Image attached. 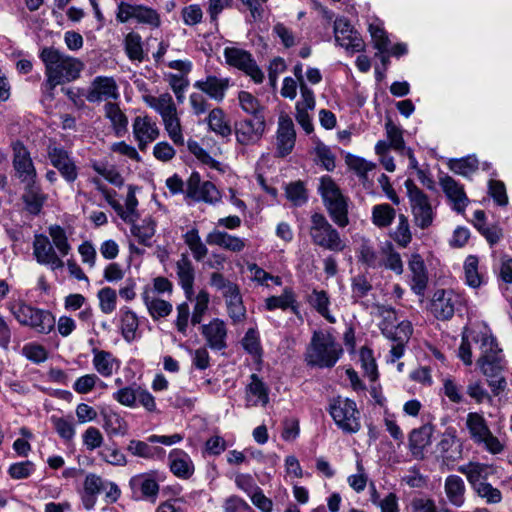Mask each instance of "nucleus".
Returning <instances> with one entry per match:
<instances>
[{"label":"nucleus","mask_w":512,"mask_h":512,"mask_svg":"<svg viewBox=\"0 0 512 512\" xmlns=\"http://www.w3.org/2000/svg\"><path fill=\"white\" fill-rule=\"evenodd\" d=\"M40 59L45 65V90L53 96L56 86L74 81L80 75L82 63L53 47H45L40 52Z\"/></svg>","instance_id":"obj_1"},{"label":"nucleus","mask_w":512,"mask_h":512,"mask_svg":"<svg viewBox=\"0 0 512 512\" xmlns=\"http://www.w3.org/2000/svg\"><path fill=\"white\" fill-rule=\"evenodd\" d=\"M343 353L341 345L328 331H315L305 353V361L319 368L333 367Z\"/></svg>","instance_id":"obj_2"},{"label":"nucleus","mask_w":512,"mask_h":512,"mask_svg":"<svg viewBox=\"0 0 512 512\" xmlns=\"http://www.w3.org/2000/svg\"><path fill=\"white\" fill-rule=\"evenodd\" d=\"M210 285L221 293L225 301L227 315L232 324L243 323L247 317V310L239 285L218 272L211 274Z\"/></svg>","instance_id":"obj_3"},{"label":"nucleus","mask_w":512,"mask_h":512,"mask_svg":"<svg viewBox=\"0 0 512 512\" xmlns=\"http://www.w3.org/2000/svg\"><path fill=\"white\" fill-rule=\"evenodd\" d=\"M318 192L333 222L339 227H346L349 224L348 198L343 195L335 181L330 176H322Z\"/></svg>","instance_id":"obj_4"},{"label":"nucleus","mask_w":512,"mask_h":512,"mask_svg":"<svg viewBox=\"0 0 512 512\" xmlns=\"http://www.w3.org/2000/svg\"><path fill=\"white\" fill-rule=\"evenodd\" d=\"M8 309L20 325L30 327L40 334H48L55 327L54 315L44 309L33 307L23 301H12Z\"/></svg>","instance_id":"obj_5"},{"label":"nucleus","mask_w":512,"mask_h":512,"mask_svg":"<svg viewBox=\"0 0 512 512\" xmlns=\"http://www.w3.org/2000/svg\"><path fill=\"white\" fill-rule=\"evenodd\" d=\"M396 317L394 311H387V315L380 322L379 328L382 334L393 341L389 351L388 362L394 363L404 355L405 344L410 339L413 328L409 321H401L395 324Z\"/></svg>","instance_id":"obj_6"},{"label":"nucleus","mask_w":512,"mask_h":512,"mask_svg":"<svg viewBox=\"0 0 512 512\" xmlns=\"http://www.w3.org/2000/svg\"><path fill=\"white\" fill-rule=\"evenodd\" d=\"M328 412L343 433L355 434L360 431L361 414L354 400L335 397L330 401Z\"/></svg>","instance_id":"obj_7"},{"label":"nucleus","mask_w":512,"mask_h":512,"mask_svg":"<svg viewBox=\"0 0 512 512\" xmlns=\"http://www.w3.org/2000/svg\"><path fill=\"white\" fill-rule=\"evenodd\" d=\"M477 364L487 378V382L495 394L503 391L506 387V362L502 350L498 347L496 340L493 342V349L488 353L479 356Z\"/></svg>","instance_id":"obj_8"},{"label":"nucleus","mask_w":512,"mask_h":512,"mask_svg":"<svg viewBox=\"0 0 512 512\" xmlns=\"http://www.w3.org/2000/svg\"><path fill=\"white\" fill-rule=\"evenodd\" d=\"M470 439L477 445L491 454H500L505 445L490 430L484 416L477 412H470L466 416L465 422Z\"/></svg>","instance_id":"obj_9"},{"label":"nucleus","mask_w":512,"mask_h":512,"mask_svg":"<svg viewBox=\"0 0 512 512\" xmlns=\"http://www.w3.org/2000/svg\"><path fill=\"white\" fill-rule=\"evenodd\" d=\"M310 236L316 245L334 253L342 252L346 246L338 231L321 213L311 215Z\"/></svg>","instance_id":"obj_10"},{"label":"nucleus","mask_w":512,"mask_h":512,"mask_svg":"<svg viewBox=\"0 0 512 512\" xmlns=\"http://www.w3.org/2000/svg\"><path fill=\"white\" fill-rule=\"evenodd\" d=\"M405 187L415 225L421 229L429 228L433 223L435 212L428 195L417 187L411 179L405 181Z\"/></svg>","instance_id":"obj_11"},{"label":"nucleus","mask_w":512,"mask_h":512,"mask_svg":"<svg viewBox=\"0 0 512 512\" xmlns=\"http://www.w3.org/2000/svg\"><path fill=\"white\" fill-rule=\"evenodd\" d=\"M134 19L138 24L147 25L152 29L161 26L160 14L152 7L121 1L117 4L116 20L127 23Z\"/></svg>","instance_id":"obj_12"},{"label":"nucleus","mask_w":512,"mask_h":512,"mask_svg":"<svg viewBox=\"0 0 512 512\" xmlns=\"http://www.w3.org/2000/svg\"><path fill=\"white\" fill-rule=\"evenodd\" d=\"M112 398L128 408H136L139 405L149 413L157 412L155 397L138 384L120 387L112 394Z\"/></svg>","instance_id":"obj_13"},{"label":"nucleus","mask_w":512,"mask_h":512,"mask_svg":"<svg viewBox=\"0 0 512 512\" xmlns=\"http://www.w3.org/2000/svg\"><path fill=\"white\" fill-rule=\"evenodd\" d=\"M494 340L495 338L488 333V331L466 329L462 334L458 356L465 365L470 366L473 363V347H477L480 351V355H483L493 349Z\"/></svg>","instance_id":"obj_14"},{"label":"nucleus","mask_w":512,"mask_h":512,"mask_svg":"<svg viewBox=\"0 0 512 512\" xmlns=\"http://www.w3.org/2000/svg\"><path fill=\"white\" fill-rule=\"evenodd\" d=\"M47 157L51 165L57 169L68 184H72L77 180L79 167L70 151L61 145L50 143L47 147Z\"/></svg>","instance_id":"obj_15"},{"label":"nucleus","mask_w":512,"mask_h":512,"mask_svg":"<svg viewBox=\"0 0 512 512\" xmlns=\"http://www.w3.org/2000/svg\"><path fill=\"white\" fill-rule=\"evenodd\" d=\"M224 57L229 66L237 68L249 76L256 84L264 80V73L257 65L252 54L244 49L237 47H226Z\"/></svg>","instance_id":"obj_16"},{"label":"nucleus","mask_w":512,"mask_h":512,"mask_svg":"<svg viewBox=\"0 0 512 512\" xmlns=\"http://www.w3.org/2000/svg\"><path fill=\"white\" fill-rule=\"evenodd\" d=\"M186 197L196 202L216 204L221 200V194L210 181H202L198 172L194 171L186 182Z\"/></svg>","instance_id":"obj_17"},{"label":"nucleus","mask_w":512,"mask_h":512,"mask_svg":"<svg viewBox=\"0 0 512 512\" xmlns=\"http://www.w3.org/2000/svg\"><path fill=\"white\" fill-rule=\"evenodd\" d=\"M265 130V116L240 119L234 124L236 140L245 146L257 144L264 136Z\"/></svg>","instance_id":"obj_18"},{"label":"nucleus","mask_w":512,"mask_h":512,"mask_svg":"<svg viewBox=\"0 0 512 512\" xmlns=\"http://www.w3.org/2000/svg\"><path fill=\"white\" fill-rule=\"evenodd\" d=\"M13 167L21 183L37 180L36 168L30 157L28 149L20 141L12 144Z\"/></svg>","instance_id":"obj_19"},{"label":"nucleus","mask_w":512,"mask_h":512,"mask_svg":"<svg viewBox=\"0 0 512 512\" xmlns=\"http://www.w3.org/2000/svg\"><path fill=\"white\" fill-rule=\"evenodd\" d=\"M275 137L276 156L286 157L292 152L296 142L294 123L288 115L281 114L279 116Z\"/></svg>","instance_id":"obj_20"},{"label":"nucleus","mask_w":512,"mask_h":512,"mask_svg":"<svg viewBox=\"0 0 512 512\" xmlns=\"http://www.w3.org/2000/svg\"><path fill=\"white\" fill-rule=\"evenodd\" d=\"M335 41L348 52L355 53L363 50L364 43L360 34L353 29L345 18H337L334 22Z\"/></svg>","instance_id":"obj_21"},{"label":"nucleus","mask_w":512,"mask_h":512,"mask_svg":"<svg viewBox=\"0 0 512 512\" xmlns=\"http://www.w3.org/2000/svg\"><path fill=\"white\" fill-rule=\"evenodd\" d=\"M460 303V297L452 290L438 289L434 292L430 309L439 320L450 319Z\"/></svg>","instance_id":"obj_22"},{"label":"nucleus","mask_w":512,"mask_h":512,"mask_svg":"<svg viewBox=\"0 0 512 512\" xmlns=\"http://www.w3.org/2000/svg\"><path fill=\"white\" fill-rule=\"evenodd\" d=\"M200 331L206 345L211 350L221 351L227 348L228 329L223 319H211L200 327Z\"/></svg>","instance_id":"obj_23"},{"label":"nucleus","mask_w":512,"mask_h":512,"mask_svg":"<svg viewBox=\"0 0 512 512\" xmlns=\"http://www.w3.org/2000/svg\"><path fill=\"white\" fill-rule=\"evenodd\" d=\"M439 185L452 204V209L457 213H464L470 202L464 191V186L447 174L439 177Z\"/></svg>","instance_id":"obj_24"},{"label":"nucleus","mask_w":512,"mask_h":512,"mask_svg":"<svg viewBox=\"0 0 512 512\" xmlns=\"http://www.w3.org/2000/svg\"><path fill=\"white\" fill-rule=\"evenodd\" d=\"M129 487L133 498L150 499L155 501L159 493V485L151 473H141L134 475L129 480Z\"/></svg>","instance_id":"obj_25"},{"label":"nucleus","mask_w":512,"mask_h":512,"mask_svg":"<svg viewBox=\"0 0 512 512\" xmlns=\"http://www.w3.org/2000/svg\"><path fill=\"white\" fill-rule=\"evenodd\" d=\"M118 96V87L112 77L97 76L91 83L86 99L90 103H95L117 99Z\"/></svg>","instance_id":"obj_26"},{"label":"nucleus","mask_w":512,"mask_h":512,"mask_svg":"<svg viewBox=\"0 0 512 512\" xmlns=\"http://www.w3.org/2000/svg\"><path fill=\"white\" fill-rule=\"evenodd\" d=\"M23 184L24 191L21 200L24 204V210L32 216H37L41 213L48 196L42 191L37 180Z\"/></svg>","instance_id":"obj_27"},{"label":"nucleus","mask_w":512,"mask_h":512,"mask_svg":"<svg viewBox=\"0 0 512 512\" xmlns=\"http://www.w3.org/2000/svg\"><path fill=\"white\" fill-rule=\"evenodd\" d=\"M133 135L141 151L159 136V129L154 121L148 116H137L132 124Z\"/></svg>","instance_id":"obj_28"},{"label":"nucleus","mask_w":512,"mask_h":512,"mask_svg":"<svg viewBox=\"0 0 512 512\" xmlns=\"http://www.w3.org/2000/svg\"><path fill=\"white\" fill-rule=\"evenodd\" d=\"M168 465L170 471L179 479H189L195 471L191 457L181 449H173L169 452Z\"/></svg>","instance_id":"obj_29"},{"label":"nucleus","mask_w":512,"mask_h":512,"mask_svg":"<svg viewBox=\"0 0 512 512\" xmlns=\"http://www.w3.org/2000/svg\"><path fill=\"white\" fill-rule=\"evenodd\" d=\"M433 432L434 427L431 424H424L410 432L408 446L415 459L421 460L424 458V450L431 444Z\"/></svg>","instance_id":"obj_30"},{"label":"nucleus","mask_w":512,"mask_h":512,"mask_svg":"<svg viewBox=\"0 0 512 512\" xmlns=\"http://www.w3.org/2000/svg\"><path fill=\"white\" fill-rule=\"evenodd\" d=\"M229 85L230 80L228 78H219L214 75H209L205 79L194 83L195 88L217 102H221L225 98Z\"/></svg>","instance_id":"obj_31"},{"label":"nucleus","mask_w":512,"mask_h":512,"mask_svg":"<svg viewBox=\"0 0 512 512\" xmlns=\"http://www.w3.org/2000/svg\"><path fill=\"white\" fill-rule=\"evenodd\" d=\"M92 355L93 368L102 377H111L121 366V361L109 351L93 348Z\"/></svg>","instance_id":"obj_32"},{"label":"nucleus","mask_w":512,"mask_h":512,"mask_svg":"<svg viewBox=\"0 0 512 512\" xmlns=\"http://www.w3.org/2000/svg\"><path fill=\"white\" fill-rule=\"evenodd\" d=\"M246 407L265 406L269 402V390L257 374L250 376L245 388Z\"/></svg>","instance_id":"obj_33"},{"label":"nucleus","mask_w":512,"mask_h":512,"mask_svg":"<svg viewBox=\"0 0 512 512\" xmlns=\"http://www.w3.org/2000/svg\"><path fill=\"white\" fill-rule=\"evenodd\" d=\"M105 488V482L100 476L94 473L86 475L81 493V500L86 510H92L95 507L98 495Z\"/></svg>","instance_id":"obj_34"},{"label":"nucleus","mask_w":512,"mask_h":512,"mask_svg":"<svg viewBox=\"0 0 512 512\" xmlns=\"http://www.w3.org/2000/svg\"><path fill=\"white\" fill-rule=\"evenodd\" d=\"M458 471L467 477V480L476 487L481 482H486L493 469L490 465L478 462H469L458 467Z\"/></svg>","instance_id":"obj_35"},{"label":"nucleus","mask_w":512,"mask_h":512,"mask_svg":"<svg viewBox=\"0 0 512 512\" xmlns=\"http://www.w3.org/2000/svg\"><path fill=\"white\" fill-rule=\"evenodd\" d=\"M142 299L150 316L154 320L167 317L173 310V306L169 301L161 299L160 297H154L152 291L142 292Z\"/></svg>","instance_id":"obj_36"},{"label":"nucleus","mask_w":512,"mask_h":512,"mask_svg":"<svg viewBox=\"0 0 512 512\" xmlns=\"http://www.w3.org/2000/svg\"><path fill=\"white\" fill-rule=\"evenodd\" d=\"M103 415V429L109 437L125 436L129 425L125 418L118 412L108 411Z\"/></svg>","instance_id":"obj_37"},{"label":"nucleus","mask_w":512,"mask_h":512,"mask_svg":"<svg viewBox=\"0 0 512 512\" xmlns=\"http://www.w3.org/2000/svg\"><path fill=\"white\" fill-rule=\"evenodd\" d=\"M176 274L186 297L190 299L193 293L195 270L189 258H180L176 262Z\"/></svg>","instance_id":"obj_38"},{"label":"nucleus","mask_w":512,"mask_h":512,"mask_svg":"<svg viewBox=\"0 0 512 512\" xmlns=\"http://www.w3.org/2000/svg\"><path fill=\"white\" fill-rule=\"evenodd\" d=\"M144 102L163 118L174 115L177 112L176 105L169 93H163L159 96L146 95Z\"/></svg>","instance_id":"obj_39"},{"label":"nucleus","mask_w":512,"mask_h":512,"mask_svg":"<svg viewBox=\"0 0 512 512\" xmlns=\"http://www.w3.org/2000/svg\"><path fill=\"white\" fill-rule=\"evenodd\" d=\"M412 274V289L417 295H423L428 283V273L422 258H412L410 261Z\"/></svg>","instance_id":"obj_40"},{"label":"nucleus","mask_w":512,"mask_h":512,"mask_svg":"<svg viewBox=\"0 0 512 512\" xmlns=\"http://www.w3.org/2000/svg\"><path fill=\"white\" fill-rule=\"evenodd\" d=\"M207 242L210 245H218L232 252H240L245 246L243 239L222 231L211 232L207 236Z\"/></svg>","instance_id":"obj_41"},{"label":"nucleus","mask_w":512,"mask_h":512,"mask_svg":"<svg viewBox=\"0 0 512 512\" xmlns=\"http://www.w3.org/2000/svg\"><path fill=\"white\" fill-rule=\"evenodd\" d=\"M444 488L450 503L458 507L464 503L465 484L460 476L449 475Z\"/></svg>","instance_id":"obj_42"},{"label":"nucleus","mask_w":512,"mask_h":512,"mask_svg":"<svg viewBox=\"0 0 512 512\" xmlns=\"http://www.w3.org/2000/svg\"><path fill=\"white\" fill-rule=\"evenodd\" d=\"M437 449L441 456L449 461H455L461 455V445L457 437L450 432L443 433Z\"/></svg>","instance_id":"obj_43"},{"label":"nucleus","mask_w":512,"mask_h":512,"mask_svg":"<svg viewBox=\"0 0 512 512\" xmlns=\"http://www.w3.org/2000/svg\"><path fill=\"white\" fill-rule=\"evenodd\" d=\"M124 49L131 61L143 62L145 53L142 46V38L136 32H129L124 38Z\"/></svg>","instance_id":"obj_44"},{"label":"nucleus","mask_w":512,"mask_h":512,"mask_svg":"<svg viewBox=\"0 0 512 512\" xmlns=\"http://www.w3.org/2000/svg\"><path fill=\"white\" fill-rule=\"evenodd\" d=\"M448 167L455 174L468 178L478 170L479 162L475 156H467L459 159H450Z\"/></svg>","instance_id":"obj_45"},{"label":"nucleus","mask_w":512,"mask_h":512,"mask_svg":"<svg viewBox=\"0 0 512 512\" xmlns=\"http://www.w3.org/2000/svg\"><path fill=\"white\" fill-rule=\"evenodd\" d=\"M51 424L58 436L65 442H71L76 434L74 420L71 416L59 417L51 416Z\"/></svg>","instance_id":"obj_46"},{"label":"nucleus","mask_w":512,"mask_h":512,"mask_svg":"<svg viewBox=\"0 0 512 512\" xmlns=\"http://www.w3.org/2000/svg\"><path fill=\"white\" fill-rule=\"evenodd\" d=\"M207 123L213 132L222 137H227L232 132L231 127L226 121L225 113L221 108H214L209 111Z\"/></svg>","instance_id":"obj_47"},{"label":"nucleus","mask_w":512,"mask_h":512,"mask_svg":"<svg viewBox=\"0 0 512 512\" xmlns=\"http://www.w3.org/2000/svg\"><path fill=\"white\" fill-rule=\"evenodd\" d=\"M465 283L471 288H479L484 283V275L477 258H468L464 263Z\"/></svg>","instance_id":"obj_48"},{"label":"nucleus","mask_w":512,"mask_h":512,"mask_svg":"<svg viewBox=\"0 0 512 512\" xmlns=\"http://www.w3.org/2000/svg\"><path fill=\"white\" fill-rule=\"evenodd\" d=\"M238 101L241 109L246 114L251 115V118L265 116V107L250 92L240 91L238 93Z\"/></svg>","instance_id":"obj_49"},{"label":"nucleus","mask_w":512,"mask_h":512,"mask_svg":"<svg viewBox=\"0 0 512 512\" xmlns=\"http://www.w3.org/2000/svg\"><path fill=\"white\" fill-rule=\"evenodd\" d=\"M139 322L136 314L128 308L121 309V333L127 342L136 338Z\"/></svg>","instance_id":"obj_50"},{"label":"nucleus","mask_w":512,"mask_h":512,"mask_svg":"<svg viewBox=\"0 0 512 512\" xmlns=\"http://www.w3.org/2000/svg\"><path fill=\"white\" fill-rule=\"evenodd\" d=\"M105 115L111 121L116 134L119 136L127 130L128 119L115 103L108 102L104 106Z\"/></svg>","instance_id":"obj_51"},{"label":"nucleus","mask_w":512,"mask_h":512,"mask_svg":"<svg viewBox=\"0 0 512 512\" xmlns=\"http://www.w3.org/2000/svg\"><path fill=\"white\" fill-rule=\"evenodd\" d=\"M295 295L291 288L286 287L279 296H271L265 300V309L272 311L275 309L286 310L295 303Z\"/></svg>","instance_id":"obj_52"},{"label":"nucleus","mask_w":512,"mask_h":512,"mask_svg":"<svg viewBox=\"0 0 512 512\" xmlns=\"http://www.w3.org/2000/svg\"><path fill=\"white\" fill-rule=\"evenodd\" d=\"M310 304L330 323H335V318L329 312V297L325 291L313 290L309 296Z\"/></svg>","instance_id":"obj_53"},{"label":"nucleus","mask_w":512,"mask_h":512,"mask_svg":"<svg viewBox=\"0 0 512 512\" xmlns=\"http://www.w3.org/2000/svg\"><path fill=\"white\" fill-rule=\"evenodd\" d=\"M395 215V209L386 203L375 205L372 209V220L377 227L389 226L393 222Z\"/></svg>","instance_id":"obj_54"},{"label":"nucleus","mask_w":512,"mask_h":512,"mask_svg":"<svg viewBox=\"0 0 512 512\" xmlns=\"http://www.w3.org/2000/svg\"><path fill=\"white\" fill-rule=\"evenodd\" d=\"M210 303V295L206 290H200L194 298V306L191 315L193 325L200 324Z\"/></svg>","instance_id":"obj_55"},{"label":"nucleus","mask_w":512,"mask_h":512,"mask_svg":"<svg viewBox=\"0 0 512 512\" xmlns=\"http://www.w3.org/2000/svg\"><path fill=\"white\" fill-rule=\"evenodd\" d=\"M359 360L365 376L374 382L378 378V370L373 351L368 347H362L359 351Z\"/></svg>","instance_id":"obj_56"},{"label":"nucleus","mask_w":512,"mask_h":512,"mask_svg":"<svg viewBox=\"0 0 512 512\" xmlns=\"http://www.w3.org/2000/svg\"><path fill=\"white\" fill-rule=\"evenodd\" d=\"M385 130L391 148L400 154H404L407 147L405 146L402 130L397 127L391 119H388L385 123Z\"/></svg>","instance_id":"obj_57"},{"label":"nucleus","mask_w":512,"mask_h":512,"mask_svg":"<svg viewBox=\"0 0 512 512\" xmlns=\"http://www.w3.org/2000/svg\"><path fill=\"white\" fill-rule=\"evenodd\" d=\"M241 344L244 350L252 355L254 358H260L262 355V348L260 344L259 333L256 329L250 328L245 333Z\"/></svg>","instance_id":"obj_58"},{"label":"nucleus","mask_w":512,"mask_h":512,"mask_svg":"<svg viewBox=\"0 0 512 512\" xmlns=\"http://www.w3.org/2000/svg\"><path fill=\"white\" fill-rule=\"evenodd\" d=\"M106 387V384L96 374H86L76 379L73 389L78 394H87L91 392L97 385Z\"/></svg>","instance_id":"obj_59"},{"label":"nucleus","mask_w":512,"mask_h":512,"mask_svg":"<svg viewBox=\"0 0 512 512\" xmlns=\"http://www.w3.org/2000/svg\"><path fill=\"white\" fill-rule=\"evenodd\" d=\"M150 442L140 440H130L127 445V451L133 456L152 459L156 456L158 448L149 445Z\"/></svg>","instance_id":"obj_60"},{"label":"nucleus","mask_w":512,"mask_h":512,"mask_svg":"<svg viewBox=\"0 0 512 512\" xmlns=\"http://www.w3.org/2000/svg\"><path fill=\"white\" fill-rule=\"evenodd\" d=\"M162 120L165 126V130L167 131L171 140L176 145H183L184 137L182 135L180 119L177 115V112L174 115L163 118Z\"/></svg>","instance_id":"obj_61"},{"label":"nucleus","mask_w":512,"mask_h":512,"mask_svg":"<svg viewBox=\"0 0 512 512\" xmlns=\"http://www.w3.org/2000/svg\"><path fill=\"white\" fill-rule=\"evenodd\" d=\"M138 205V200L135 196V191L132 186L129 187L126 201H125V209L122 207V211L118 212V215L128 223H134L138 218V214L136 212V207Z\"/></svg>","instance_id":"obj_62"},{"label":"nucleus","mask_w":512,"mask_h":512,"mask_svg":"<svg viewBox=\"0 0 512 512\" xmlns=\"http://www.w3.org/2000/svg\"><path fill=\"white\" fill-rule=\"evenodd\" d=\"M49 235L56 249L63 255L70 252V245L64 229L59 225H52L49 227Z\"/></svg>","instance_id":"obj_63"},{"label":"nucleus","mask_w":512,"mask_h":512,"mask_svg":"<svg viewBox=\"0 0 512 512\" xmlns=\"http://www.w3.org/2000/svg\"><path fill=\"white\" fill-rule=\"evenodd\" d=\"M99 456L103 461L113 466H125L127 464L125 454L116 446H105L99 452Z\"/></svg>","instance_id":"obj_64"}]
</instances>
